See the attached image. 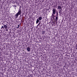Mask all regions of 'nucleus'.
<instances>
[{"instance_id": "1", "label": "nucleus", "mask_w": 77, "mask_h": 77, "mask_svg": "<svg viewBox=\"0 0 77 77\" xmlns=\"http://www.w3.org/2000/svg\"><path fill=\"white\" fill-rule=\"evenodd\" d=\"M53 14L52 15H53V16H54V14H56V10L54 8L53 10Z\"/></svg>"}, {"instance_id": "2", "label": "nucleus", "mask_w": 77, "mask_h": 77, "mask_svg": "<svg viewBox=\"0 0 77 77\" xmlns=\"http://www.w3.org/2000/svg\"><path fill=\"white\" fill-rule=\"evenodd\" d=\"M56 17L55 18L56 21V23H57V20H58V19L59 17H58V14H57V15H56Z\"/></svg>"}, {"instance_id": "3", "label": "nucleus", "mask_w": 77, "mask_h": 77, "mask_svg": "<svg viewBox=\"0 0 77 77\" xmlns=\"http://www.w3.org/2000/svg\"><path fill=\"white\" fill-rule=\"evenodd\" d=\"M26 50H27V51H28V52H29V51H30V48L29 47H28L26 48Z\"/></svg>"}, {"instance_id": "4", "label": "nucleus", "mask_w": 77, "mask_h": 77, "mask_svg": "<svg viewBox=\"0 0 77 77\" xmlns=\"http://www.w3.org/2000/svg\"><path fill=\"white\" fill-rule=\"evenodd\" d=\"M19 15H21V10H19L18 12L17 13Z\"/></svg>"}, {"instance_id": "5", "label": "nucleus", "mask_w": 77, "mask_h": 77, "mask_svg": "<svg viewBox=\"0 0 77 77\" xmlns=\"http://www.w3.org/2000/svg\"><path fill=\"white\" fill-rule=\"evenodd\" d=\"M38 19L39 20V21H41V20L42 19V17L41 16L39 17L38 18Z\"/></svg>"}, {"instance_id": "6", "label": "nucleus", "mask_w": 77, "mask_h": 77, "mask_svg": "<svg viewBox=\"0 0 77 77\" xmlns=\"http://www.w3.org/2000/svg\"><path fill=\"white\" fill-rule=\"evenodd\" d=\"M3 25H4V26L5 28V29H7L8 28V27L7 26H6V25H5V24H4Z\"/></svg>"}, {"instance_id": "7", "label": "nucleus", "mask_w": 77, "mask_h": 77, "mask_svg": "<svg viewBox=\"0 0 77 77\" xmlns=\"http://www.w3.org/2000/svg\"><path fill=\"white\" fill-rule=\"evenodd\" d=\"M39 20L38 19H37L36 20V24H38L39 22Z\"/></svg>"}, {"instance_id": "8", "label": "nucleus", "mask_w": 77, "mask_h": 77, "mask_svg": "<svg viewBox=\"0 0 77 77\" xmlns=\"http://www.w3.org/2000/svg\"><path fill=\"white\" fill-rule=\"evenodd\" d=\"M58 9H62V7L60 6H58Z\"/></svg>"}, {"instance_id": "9", "label": "nucleus", "mask_w": 77, "mask_h": 77, "mask_svg": "<svg viewBox=\"0 0 77 77\" xmlns=\"http://www.w3.org/2000/svg\"><path fill=\"white\" fill-rule=\"evenodd\" d=\"M19 15L17 13L16 15H15V17H16V18H18V15Z\"/></svg>"}, {"instance_id": "10", "label": "nucleus", "mask_w": 77, "mask_h": 77, "mask_svg": "<svg viewBox=\"0 0 77 77\" xmlns=\"http://www.w3.org/2000/svg\"><path fill=\"white\" fill-rule=\"evenodd\" d=\"M40 24H41V22H40V23H38V26H39V25H40Z\"/></svg>"}, {"instance_id": "11", "label": "nucleus", "mask_w": 77, "mask_h": 77, "mask_svg": "<svg viewBox=\"0 0 77 77\" xmlns=\"http://www.w3.org/2000/svg\"><path fill=\"white\" fill-rule=\"evenodd\" d=\"M19 27H20V25H18V27L17 28V29H18V28H19Z\"/></svg>"}, {"instance_id": "12", "label": "nucleus", "mask_w": 77, "mask_h": 77, "mask_svg": "<svg viewBox=\"0 0 77 77\" xmlns=\"http://www.w3.org/2000/svg\"><path fill=\"white\" fill-rule=\"evenodd\" d=\"M54 22H53V23H54V24H55L56 23V22H55V20L54 21Z\"/></svg>"}, {"instance_id": "13", "label": "nucleus", "mask_w": 77, "mask_h": 77, "mask_svg": "<svg viewBox=\"0 0 77 77\" xmlns=\"http://www.w3.org/2000/svg\"><path fill=\"white\" fill-rule=\"evenodd\" d=\"M2 28H3V29H4V27H3V26H2Z\"/></svg>"}, {"instance_id": "14", "label": "nucleus", "mask_w": 77, "mask_h": 77, "mask_svg": "<svg viewBox=\"0 0 77 77\" xmlns=\"http://www.w3.org/2000/svg\"><path fill=\"white\" fill-rule=\"evenodd\" d=\"M4 23H5V21H4Z\"/></svg>"}]
</instances>
